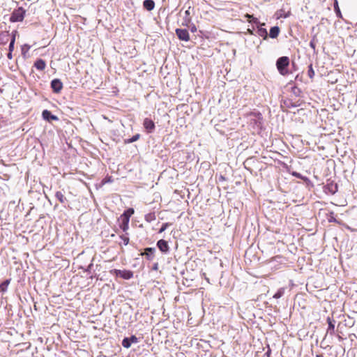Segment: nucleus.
I'll use <instances>...</instances> for the list:
<instances>
[{
	"mask_svg": "<svg viewBox=\"0 0 357 357\" xmlns=\"http://www.w3.org/2000/svg\"><path fill=\"white\" fill-rule=\"evenodd\" d=\"M316 357H324L321 354H317Z\"/></svg>",
	"mask_w": 357,
	"mask_h": 357,
	"instance_id": "nucleus-46",
	"label": "nucleus"
},
{
	"mask_svg": "<svg viewBox=\"0 0 357 357\" xmlns=\"http://www.w3.org/2000/svg\"><path fill=\"white\" fill-rule=\"evenodd\" d=\"M7 57L9 59H11L13 56H12V52H8V54H7Z\"/></svg>",
	"mask_w": 357,
	"mask_h": 357,
	"instance_id": "nucleus-44",
	"label": "nucleus"
},
{
	"mask_svg": "<svg viewBox=\"0 0 357 357\" xmlns=\"http://www.w3.org/2000/svg\"><path fill=\"white\" fill-rule=\"evenodd\" d=\"M120 238L122 240L124 245H127L129 243L130 239L126 235H121Z\"/></svg>",
	"mask_w": 357,
	"mask_h": 357,
	"instance_id": "nucleus-33",
	"label": "nucleus"
},
{
	"mask_svg": "<svg viewBox=\"0 0 357 357\" xmlns=\"http://www.w3.org/2000/svg\"><path fill=\"white\" fill-rule=\"evenodd\" d=\"M42 116L45 120L47 121L59 120V118L56 115L52 114V112L47 109H45L43 111Z\"/></svg>",
	"mask_w": 357,
	"mask_h": 357,
	"instance_id": "nucleus-11",
	"label": "nucleus"
},
{
	"mask_svg": "<svg viewBox=\"0 0 357 357\" xmlns=\"http://www.w3.org/2000/svg\"><path fill=\"white\" fill-rule=\"evenodd\" d=\"M111 181H112L111 177H108V178H105L102 181V184H105V183H108V182H111Z\"/></svg>",
	"mask_w": 357,
	"mask_h": 357,
	"instance_id": "nucleus-37",
	"label": "nucleus"
},
{
	"mask_svg": "<svg viewBox=\"0 0 357 357\" xmlns=\"http://www.w3.org/2000/svg\"><path fill=\"white\" fill-rule=\"evenodd\" d=\"M114 273L124 280H130L133 277V272L130 270H118L114 269Z\"/></svg>",
	"mask_w": 357,
	"mask_h": 357,
	"instance_id": "nucleus-4",
	"label": "nucleus"
},
{
	"mask_svg": "<svg viewBox=\"0 0 357 357\" xmlns=\"http://www.w3.org/2000/svg\"><path fill=\"white\" fill-rule=\"evenodd\" d=\"M280 31V30L279 26H274L271 28L269 33H268V35L269 36V37L271 38L274 39L278 36Z\"/></svg>",
	"mask_w": 357,
	"mask_h": 357,
	"instance_id": "nucleus-15",
	"label": "nucleus"
},
{
	"mask_svg": "<svg viewBox=\"0 0 357 357\" xmlns=\"http://www.w3.org/2000/svg\"><path fill=\"white\" fill-rule=\"evenodd\" d=\"M285 103L288 107H297L301 105L300 100H298L295 102H293L292 100H288L285 102Z\"/></svg>",
	"mask_w": 357,
	"mask_h": 357,
	"instance_id": "nucleus-21",
	"label": "nucleus"
},
{
	"mask_svg": "<svg viewBox=\"0 0 357 357\" xmlns=\"http://www.w3.org/2000/svg\"><path fill=\"white\" fill-rule=\"evenodd\" d=\"M281 258H282V257H280V256H276L275 257L272 258L269 262H270V263H271V262H273V261H275V260H276V259H281Z\"/></svg>",
	"mask_w": 357,
	"mask_h": 357,
	"instance_id": "nucleus-41",
	"label": "nucleus"
},
{
	"mask_svg": "<svg viewBox=\"0 0 357 357\" xmlns=\"http://www.w3.org/2000/svg\"><path fill=\"white\" fill-rule=\"evenodd\" d=\"M144 219L148 222H151L154 221L156 219V216L155 215V213H149L145 215Z\"/></svg>",
	"mask_w": 357,
	"mask_h": 357,
	"instance_id": "nucleus-23",
	"label": "nucleus"
},
{
	"mask_svg": "<svg viewBox=\"0 0 357 357\" xmlns=\"http://www.w3.org/2000/svg\"><path fill=\"white\" fill-rule=\"evenodd\" d=\"M289 65V59L287 56H281L276 61L277 69L282 75L288 74L287 67Z\"/></svg>",
	"mask_w": 357,
	"mask_h": 357,
	"instance_id": "nucleus-1",
	"label": "nucleus"
},
{
	"mask_svg": "<svg viewBox=\"0 0 357 357\" xmlns=\"http://www.w3.org/2000/svg\"><path fill=\"white\" fill-rule=\"evenodd\" d=\"M271 350L270 348H268V351L265 353V355L267 357H271Z\"/></svg>",
	"mask_w": 357,
	"mask_h": 357,
	"instance_id": "nucleus-40",
	"label": "nucleus"
},
{
	"mask_svg": "<svg viewBox=\"0 0 357 357\" xmlns=\"http://www.w3.org/2000/svg\"><path fill=\"white\" fill-rule=\"evenodd\" d=\"M190 30L192 32H195L197 31V28H196L195 25H193L192 26H191Z\"/></svg>",
	"mask_w": 357,
	"mask_h": 357,
	"instance_id": "nucleus-43",
	"label": "nucleus"
},
{
	"mask_svg": "<svg viewBox=\"0 0 357 357\" xmlns=\"http://www.w3.org/2000/svg\"><path fill=\"white\" fill-rule=\"evenodd\" d=\"M317 41L316 38V36H314L312 40L310 42V47L314 50V52L316 51V42Z\"/></svg>",
	"mask_w": 357,
	"mask_h": 357,
	"instance_id": "nucleus-29",
	"label": "nucleus"
},
{
	"mask_svg": "<svg viewBox=\"0 0 357 357\" xmlns=\"http://www.w3.org/2000/svg\"><path fill=\"white\" fill-rule=\"evenodd\" d=\"M292 175L294 176L296 178H302L301 174L300 173H298V172H293Z\"/></svg>",
	"mask_w": 357,
	"mask_h": 357,
	"instance_id": "nucleus-38",
	"label": "nucleus"
},
{
	"mask_svg": "<svg viewBox=\"0 0 357 357\" xmlns=\"http://www.w3.org/2000/svg\"><path fill=\"white\" fill-rule=\"evenodd\" d=\"M307 75H308L309 77L311 78V79L313 78L314 76V71L313 70L312 64H310L308 66Z\"/></svg>",
	"mask_w": 357,
	"mask_h": 357,
	"instance_id": "nucleus-32",
	"label": "nucleus"
},
{
	"mask_svg": "<svg viewBox=\"0 0 357 357\" xmlns=\"http://www.w3.org/2000/svg\"><path fill=\"white\" fill-rule=\"evenodd\" d=\"M219 180L220 181H225V177L224 176L220 175V177H219Z\"/></svg>",
	"mask_w": 357,
	"mask_h": 357,
	"instance_id": "nucleus-45",
	"label": "nucleus"
},
{
	"mask_svg": "<svg viewBox=\"0 0 357 357\" xmlns=\"http://www.w3.org/2000/svg\"><path fill=\"white\" fill-rule=\"evenodd\" d=\"M158 269V264L155 263L153 266V270L157 271Z\"/></svg>",
	"mask_w": 357,
	"mask_h": 357,
	"instance_id": "nucleus-42",
	"label": "nucleus"
},
{
	"mask_svg": "<svg viewBox=\"0 0 357 357\" xmlns=\"http://www.w3.org/2000/svg\"><path fill=\"white\" fill-rule=\"evenodd\" d=\"M285 289L286 288L285 287H281L280 288L277 292L273 295V298H275V299H278L280 298H281L284 294V292H285Z\"/></svg>",
	"mask_w": 357,
	"mask_h": 357,
	"instance_id": "nucleus-24",
	"label": "nucleus"
},
{
	"mask_svg": "<svg viewBox=\"0 0 357 357\" xmlns=\"http://www.w3.org/2000/svg\"><path fill=\"white\" fill-rule=\"evenodd\" d=\"M327 218H328V221L329 222H337V220H336V218L334 215V213L333 211L329 213Z\"/></svg>",
	"mask_w": 357,
	"mask_h": 357,
	"instance_id": "nucleus-31",
	"label": "nucleus"
},
{
	"mask_svg": "<svg viewBox=\"0 0 357 357\" xmlns=\"http://www.w3.org/2000/svg\"><path fill=\"white\" fill-rule=\"evenodd\" d=\"M172 225V223H169V222H165V223H163L161 228L159 229V233H162L163 231H165L167 227L169 226H170Z\"/></svg>",
	"mask_w": 357,
	"mask_h": 357,
	"instance_id": "nucleus-34",
	"label": "nucleus"
},
{
	"mask_svg": "<svg viewBox=\"0 0 357 357\" xmlns=\"http://www.w3.org/2000/svg\"><path fill=\"white\" fill-rule=\"evenodd\" d=\"M51 88L54 93H59L63 89V83L60 79L55 78L51 81Z\"/></svg>",
	"mask_w": 357,
	"mask_h": 357,
	"instance_id": "nucleus-5",
	"label": "nucleus"
},
{
	"mask_svg": "<svg viewBox=\"0 0 357 357\" xmlns=\"http://www.w3.org/2000/svg\"><path fill=\"white\" fill-rule=\"evenodd\" d=\"M254 27L252 28V29H248V33L250 35H255V33H254Z\"/></svg>",
	"mask_w": 357,
	"mask_h": 357,
	"instance_id": "nucleus-39",
	"label": "nucleus"
},
{
	"mask_svg": "<svg viewBox=\"0 0 357 357\" xmlns=\"http://www.w3.org/2000/svg\"><path fill=\"white\" fill-rule=\"evenodd\" d=\"M25 10L22 7L15 9L10 15V21L12 22H22L24 18Z\"/></svg>",
	"mask_w": 357,
	"mask_h": 357,
	"instance_id": "nucleus-3",
	"label": "nucleus"
},
{
	"mask_svg": "<svg viewBox=\"0 0 357 357\" xmlns=\"http://www.w3.org/2000/svg\"><path fill=\"white\" fill-rule=\"evenodd\" d=\"M156 245H157V247L158 248V249L162 252H163L165 254H167V252H169V245H168V243L167 241H165L164 239H160V240L158 241Z\"/></svg>",
	"mask_w": 357,
	"mask_h": 357,
	"instance_id": "nucleus-10",
	"label": "nucleus"
},
{
	"mask_svg": "<svg viewBox=\"0 0 357 357\" xmlns=\"http://www.w3.org/2000/svg\"><path fill=\"white\" fill-rule=\"evenodd\" d=\"M245 17L248 19V21L250 23H252V24H255L256 26L265 25V23H261L259 22V20L257 17H255L253 15H251L250 14H246Z\"/></svg>",
	"mask_w": 357,
	"mask_h": 357,
	"instance_id": "nucleus-16",
	"label": "nucleus"
},
{
	"mask_svg": "<svg viewBox=\"0 0 357 357\" xmlns=\"http://www.w3.org/2000/svg\"><path fill=\"white\" fill-rule=\"evenodd\" d=\"M250 117V124L255 126L257 129H261L263 126V116L260 112H251L249 114Z\"/></svg>",
	"mask_w": 357,
	"mask_h": 357,
	"instance_id": "nucleus-2",
	"label": "nucleus"
},
{
	"mask_svg": "<svg viewBox=\"0 0 357 357\" xmlns=\"http://www.w3.org/2000/svg\"><path fill=\"white\" fill-rule=\"evenodd\" d=\"M131 343L128 337H124L122 340V346L126 349L131 347Z\"/></svg>",
	"mask_w": 357,
	"mask_h": 357,
	"instance_id": "nucleus-27",
	"label": "nucleus"
},
{
	"mask_svg": "<svg viewBox=\"0 0 357 357\" xmlns=\"http://www.w3.org/2000/svg\"><path fill=\"white\" fill-rule=\"evenodd\" d=\"M337 337H338L339 340H342V337L340 335H337Z\"/></svg>",
	"mask_w": 357,
	"mask_h": 357,
	"instance_id": "nucleus-47",
	"label": "nucleus"
},
{
	"mask_svg": "<svg viewBox=\"0 0 357 357\" xmlns=\"http://www.w3.org/2000/svg\"><path fill=\"white\" fill-rule=\"evenodd\" d=\"M34 66L37 70H43L45 68V61L42 59H37L34 63Z\"/></svg>",
	"mask_w": 357,
	"mask_h": 357,
	"instance_id": "nucleus-18",
	"label": "nucleus"
},
{
	"mask_svg": "<svg viewBox=\"0 0 357 357\" xmlns=\"http://www.w3.org/2000/svg\"><path fill=\"white\" fill-rule=\"evenodd\" d=\"M134 212L135 211L132 208H129L126 210L121 216L130 220V216L134 213Z\"/></svg>",
	"mask_w": 357,
	"mask_h": 357,
	"instance_id": "nucleus-22",
	"label": "nucleus"
},
{
	"mask_svg": "<svg viewBox=\"0 0 357 357\" xmlns=\"http://www.w3.org/2000/svg\"><path fill=\"white\" fill-rule=\"evenodd\" d=\"M143 126L146 129L147 133H152L155 128V123L149 118H145L143 121Z\"/></svg>",
	"mask_w": 357,
	"mask_h": 357,
	"instance_id": "nucleus-6",
	"label": "nucleus"
},
{
	"mask_svg": "<svg viewBox=\"0 0 357 357\" xmlns=\"http://www.w3.org/2000/svg\"><path fill=\"white\" fill-rule=\"evenodd\" d=\"M119 220L121 221L119 223V227L123 230V231L126 232L129 228L130 220L120 216Z\"/></svg>",
	"mask_w": 357,
	"mask_h": 357,
	"instance_id": "nucleus-14",
	"label": "nucleus"
},
{
	"mask_svg": "<svg viewBox=\"0 0 357 357\" xmlns=\"http://www.w3.org/2000/svg\"><path fill=\"white\" fill-rule=\"evenodd\" d=\"M176 34L181 40L187 42L190 40L188 31L185 29H176Z\"/></svg>",
	"mask_w": 357,
	"mask_h": 357,
	"instance_id": "nucleus-7",
	"label": "nucleus"
},
{
	"mask_svg": "<svg viewBox=\"0 0 357 357\" xmlns=\"http://www.w3.org/2000/svg\"><path fill=\"white\" fill-rule=\"evenodd\" d=\"M327 322H328V328L326 334L333 335L335 333V321L331 317L327 318Z\"/></svg>",
	"mask_w": 357,
	"mask_h": 357,
	"instance_id": "nucleus-13",
	"label": "nucleus"
},
{
	"mask_svg": "<svg viewBox=\"0 0 357 357\" xmlns=\"http://www.w3.org/2000/svg\"><path fill=\"white\" fill-rule=\"evenodd\" d=\"M55 197L61 204H65L67 202V199L61 191H57L55 193Z\"/></svg>",
	"mask_w": 357,
	"mask_h": 357,
	"instance_id": "nucleus-20",
	"label": "nucleus"
},
{
	"mask_svg": "<svg viewBox=\"0 0 357 357\" xmlns=\"http://www.w3.org/2000/svg\"><path fill=\"white\" fill-rule=\"evenodd\" d=\"M139 137H140V135L136 134V135H133L131 138L125 139V143L130 144V143L135 142L137 141L139 139Z\"/></svg>",
	"mask_w": 357,
	"mask_h": 357,
	"instance_id": "nucleus-26",
	"label": "nucleus"
},
{
	"mask_svg": "<svg viewBox=\"0 0 357 357\" xmlns=\"http://www.w3.org/2000/svg\"><path fill=\"white\" fill-rule=\"evenodd\" d=\"M11 279H6L3 282L0 284V291L2 293H5L8 290V285L10 284Z\"/></svg>",
	"mask_w": 357,
	"mask_h": 357,
	"instance_id": "nucleus-19",
	"label": "nucleus"
},
{
	"mask_svg": "<svg viewBox=\"0 0 357 357\" xmlns=\"http://www.w3.org/2000/svg\"><path fill=\"white\" fill-rule=\"evenodd\" d=\"M155 248H146L144 252L140 253V255L145 256L146 259L149 261H152L155 257Z\"/></svg>",
	"mask_w": 357,
	"mask_h": 357,
	"instance_id": "nucleus-8",
	"label": "nucleus"
},
{
	"mask_svg": "<svg viewBox=\"0 0 357 357\" xmlns=\"http://www.w3.org/2000/svg\"><path fill=\"white\" fill-rule=\"evenodd\" d=\"M288 17V15H284V18H286V17Z\"/></svg>",
	"mask_w": 357,
	"mask_h": 357,
	"instance_id": "nucleus-48",
	"label": "nucleus"
},
{
	"mask_svg": "<svg viewBox=\"0 0 357 357\" xmlns=\"http://www.w3.org/2000/svg\"><path fill=\"white\" fill-rule=\"evenodd\" d=\"M324 190L326 192H329L332 195H334L338 190V185L336 183L333 181H328L327 183L324 186Z\"/></svg>",
	"mask_w": 357,
	"mask_h": 357,
	"instance_id": "nucleus-9",
	"label": "nucleus"
},
{
	"mask_svg": "<svg viewBox=\"0 0 357 357\" xmlns=\"http://www.w3.org/2000/svg\"><path fill=\"white\" fill-rule=\"evenodd\" d=\"M15 36L13 35L12 36V38L10 40V44H9V46H8V50L10 52H13V50H14V45H15Z\"/></svg>",
	"mask_w": 357,
	"mask_h": 357,
	"instance_id": "nucleus-30",
	"label": "nucleus"
},
{
	"mask_svg": "<svg viewBox=\"0 0 357 357\" xmlns=\"http://www.w3.org/2000/svg\"><path fill=\"white\" fill-rule=\"evenodd\" d=\"M334 9H335V12L336 13L337 17H342L341 11L340 10L337 1L336 0H335V1L334 3Z\"/></svg>",
	"mask_w": 357,
	"mask_h": 357,
	"instance_id": "nucleus-28",
	"label": "nucleus"
},
{
	"mask_svg": "<svg viewBox=\"0 0 357 357\" xmlns=\"http://www.w3.org/2000/svg\"><path fill=\"white\" fill-rule=\"evenodd\" d=\"M291 93L296 97H300L302 93V91L300 88L294 86L291 88Z\"/></svg>",
	"mask_w": 357,
	"mask_h": 357,
	"instance_id": "nucleus-25",
	"label": "nucleus"
},
{
	"mask_svg": "<svg viewBox=\"0 0 357 357\" xmlns=\"http://www.w3.org/2000/svg\"><path fill=\"white\" fill-rule=\"evenodd\" d=\"M190 7H189L188 9H190ZM190 10H185V16L184 17V20H185V22H190Z\"/></svg>",
	"mask_w": 357,
	"mask_h": 357,
	"instance_id": "nucleus-36",
	"label": "nucleus"
},
{
	"mask_svg": "<svg viewBox=\"0 0 357 357\" xmlns=\"http://www.w3.org/2000/svg\"><path fill=\"white\" fill-rule=\"evenodd\" d=\"M130 341V343L132 344V343H137L139 342V338L137 337L135 335H131L130 337H128Z\"/></svg>",
	"mask_w": 357,
	"mask_h": 357,
	"instance_id": "nucleus-35",
	"label": "nucleus"
},
{
	"mask_svg": "<svg viewBox=\"0 0 357 357\" xmlns=\"http://www.w3.org/2000/svg\"><path fill=\"white\" fill-rule=\"evenodd\" d=\"M143 6L148 11H151L155 8V2L153 0H144Z\"/></svg>",
	"mask_w": 357,
	"mask_h": 357,
	"instance_id": "nucleus-17",
	"label": "nucleus"
},
{
	"mask_svg": "<svg viewBox=\"0 0 357 357\" xmlns=\"http://www.w3.org/2000/svg\"><path fill=\"white\" fill-rule=\"evenodd\" d=\"M262 26L263 25H257V26L256 34H257L259 36L261 37L264 40H266L268 36V32L265 28L262 27Z\"/></svg>",
	"mask_w": 357,
	"mask_h": 357,
	"instance_id": "nucleus-12",
	"label": "nucleus"
}]
</instances>
